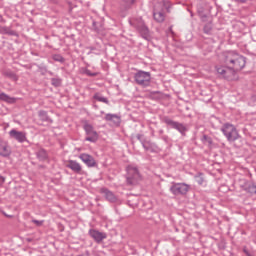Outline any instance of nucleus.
I'll list each match as a JSON object with an SVG mask.
<instances>
[{"label":"nucleus","mask_w":256,"mask_h":256,"mask_svg":"<svg viewBox=\"0 0 256 256\" xmlns=\"http://www.w3.org/2000/svg\"><path fill=\"white\" fill-rule=\"evenodd\" d=\"M170 6L169 0H162L154 5L153 17L157 23L165 21V9H169Z\"/></svg>","instance_id":"f03ea898"},{"label":"nucleus","mask_w":256,"mask_h":256,"mask_svg":"<svg viewBox=\"0 0 256 256\" xmlns=\"http://www.w3.org/2000/svg\"><path fill=\"white\" fill-rule=\"evenodd\" d=\"M134 27H136L143 39H149V28L145 25V22L140 21L138 25H134Z\"/></svg>","instance_id":"f8f14e48"},{"label":"nucleus","mask_w":256,"mask_h":256,"mask_svg":"<svg viewBox=\"0 0 256 256\" xmlns=\"http://www.w3.org/2000/svg\"><path fill=\"white\" fill-rule=\"evenodd\" d=\"M105 120L111 121L114 125H121V117L117 116L116 114H106Z\"/></svg>","instance_id":"f3484780"},{"label":"nucleus","mask_w":256,"mask_h":256,"mask_svg":"<svg viewBox=\"0 0 256 256\" xmlns=\"http://www.w3.org/2000/svg\"><path fill=\"white\" fill-rule=\"evenodd\" d=\"M49 73V75H53V72H48Z\"/></svg>","instance_id":"c9c22d12"},{"label":"nucleus","mask_w":256,"mask_h":256,"mask_svg":"<svg viewBox=\"0 0 256 256\" xmlns=\"http://www.w3.org/2000/svg\"><path fill=\"white\" fill-rule=\"evenodd\" d=\"M170 193L172 195H187L189 193V185L186 183H172L170 187Z\"/></svg>","instance_id":"6e6552de"},{"label":"nucleus","mask_w":256,"mask_h":256,"mask_svg":"<svg viewBox=\"0 0 256 256\" xmlns=\"http://www.w3.org/2000/svg\"><path fill=\"white\" fill-rule=\"evenodd\" d=\"M163 123L168 125V127H171V129H176L178 133H180L183 137H185V133H187V126L183 123H179L167 116L163 118Z\"/></svg>","instance_id":"39448f33"},{"label":"nucleus","mask_w":256,"mask_h":256,"mask_svg":"<svg viewBox=\"0 0 256 256\" xmlns=\"http://www.w3.org/2000/svg\"><path fill=\"white\" fill-rule=\"evenodd\" d=\"M10 139H15L18 143H25L27 141V133L22 131H17L16 129H12L9 131Z\"/></svg>","instance_id":"1a4fd4ad"},{"label":"nucleus","mask_w":256,"mask_h":256,"mask_svg":"<svg viewBox=\"0 0 256 256\" xmlns=\"http://www.w3.org/2000/svg\"><path fill=\"white\" fill-rule=\"evenodd\" d=\"M53 60L57 61L58 63H63V61H65V58H63V56L61 55H54Z\"/></svg>","instance_id":"c85d7f7f"},{"label":"nucleus","mask_w":256,"mask_h":256,"mask_svg":"<svg viewBox=\"0 0 256 256\" xmlns=\"http://www.w3.org/2000/svg\"><path fill=\"white\" fill-rule=\"evenodd\" d=\"M89 235L96 241V243H101L104 239H107V234L105 232H100L99 230L90 229Z\"/></svg>","instance_id":"9d476101"},{"label":"nucleus","mask_w":256,"mask_h":256,"mask_svg":"<svg viewBox=\"0 0 256 256\" xmlns=\"http://www.w3.org/2000/svg\"><path fill=\"white\" fill-rule=\"evenodd\" d=\"M85 75H88V77H97L99 75V73L97 72H91V70L89 69H86L84 71Z\"/></svg>","instance_id":"cd10ccee"},{"label":"nucleus","mask_w":256,"mask_h":256,"mask_svg":"<svg viewBox=\"0 0 256 256\" xmlns=\"http://www.w3.org/2000/svg\"><path fill=\"white\" fill-rule=\"evenodd\" d=\"M136 138L138 139V141H140V143H141L142 141H144V140H143V135H141V134H137Z\"/></svg>","instance_id":"7c9ffc66"},{"label":"nucleus","mask_w":256,"mask_h":256,"mask_svg":"<svg viewBox=\"0 0 256 256\" xmlns=\"http://www.w3.org/2000/svg\"><path fill=\"white\" fill-rule=\"evenodd\" d=\"M6 217H11V216H9V215H6Z\"/></svg>","instance_id":"58836bf2"},{"label":"nucleus","mask_w":256,"mask_h":256,"mask_svg":"<svg viewBox=\"0 0 256 256\" xmlns=\"http://www.w3.org/2000/svg\"><path fill=\"white\" fill-rule=\"evenodd\" d=\"M242 187H243L244 191H246V193H250V195H256V185L255 184L246 181Z\"/></svg>","instance_id":"dca6fc26"},{"label":"nucleus","mask_w":256,"mask_h":256,"mask_svg":"<svg viewBox=\"0 0 256 256\" xmlns=\"http://www.w3.org/2000/svg\"><path fill=\"white\" fill-rule=\"evenodd\" d=\"M1 31L3 33H9L11 35V32L7 31V28H5V27L1 28Z\"/></svg>","instance_id":"473e14b6"},{"label":"nucleus","mask_w":256,"mask_h":256,"mask_svg":"<svg viewBox=\"0 0 256 256\" xmlns=\"http://www.w3.org/2000/svg\"><path fill=\"white\" fill-rule=\"evenodd\" d=\"M135 5V0H122L121 6L125 9H131Z\"/></svg>","instance_id":"5701e85b"},{"label":"nucleus","mask_w":256,"mask_h":256,"mask_svg":"<svg viewBox=\"0 0 256 256\" xmlns=\"http://www.w3.org/2000/svg\"><path fill=\"white\" fill-rule=\"evenodd\" d=\"M6 217H11V216H9V215H6Z\"/></svg>","instance_id":"4c0bfd02"},{"label":"nucleus","mask_w":256,"mask_h":256,"mask_svg":"<svg viewBox=\"0 0 256 256\" xmlns=\"http://www.w3.org/2000/svg\"><path fill=\"white\" fill-rule=\"evenodd\" d=\"M83 128L86 133L85 141H89L90 143H97V141L99 140V134L97 133L95 128H93V125L86 123L84 124Z\"/></svg>","instance_id":"0eeeda50"},{"label":"nucleus","mask_w":256,"mask_h":256,"mask_svg":"<svg viewBox=\"0 0 256 256\" xmlns=\"http://www.w3.org/2000/svg\"><path fill=\"white\" fill-rule=\"evenodd\" d=\"M79 159H81V161H83L87 167H97V162L95 161V158L87 153L80 154Z\"/></svg>","instance_id":"9b49d317"},{"label":"nucleus","mask_w":256,"mask_h":256,"mask_svg":"<svg viewBox=\"0 0 256 256\" xmlns=\"http://www.w3.org/2000/svg\"><path fill=\"white\" fill-rule=\"evenodd\" d=\"M224 63L225 66H216L217 74L220 75L223 79L228 81H233L235 79V72L241 71L247 63L245 57L240 55L237 52L229 51L224 53Z\"/></svg>","instance_id":"f257e3e1"},{"label":"nucleus","mask_w":256,"mask_h":256,"mask_svg":"<svg viewBox=\"0 0 256 256\" xmlns=\"http://www.w3.org/2000/svg\"><path fill=\"white\" fill-rule=\"evenodd\" d=\"M94 99L96 101H99L100 103H106V104L109 103V100L105 96H102L101 94H95Z\"/></svg>","instance_id":"393cba45"},{"label":"nucleus","mask_w":256,"mask_h":256,"mask_svg":"<svg viewBox=\"0 0 256 256\" xmlns=\"http://www.w3.org/2000/svg\"><path fill=\"white\" fill-rule=\"evenodd\" d=\"M141 145L145 149V151H150V153H157L159 149L157 144L151 142L150 140H142Z\"/></svg>","instance_id":"ddd939ff"},{"label":"nucleus","mask_w":256,"mask_h":256,"mask_svg":"<svg viewBox=\"0 0 256 256\" xmlns=\"http://www.w3.org/2000/svg\"><path fill=\"white\" fill-rule=\"evenodd\" d=\"M66 167H68V169H71V171H73L74 173H81L82 170L81 164H79V162L75 160H69Z\"/></svg>","instance_id":"2eb2a0df"},{"label":"nucleus","mask_w":256,"mask_h":256,"mask_svg":"<svg viewBox=\"0 0 256 256\" xmlns=\"http://www.w3.org/2000/svg\"><path fill=\"white\" fill-rule=\"evenodd\" d=\"M127 175L126 181L128 185H137L139 179H141V174H139V169L134 165H129L126 168Z\"/></svg>","instance_id":"20e7f679"},{"label":"nucleus","mask_w":256,"mask_h":256,"mask_svg":"<svg viewBox=\"0 0 256 256\" xmlns=\"http://www.w3.org/2000/svg\"><path fill=\"white\" fill-rule=\"evenodd\" d=\"M221 131L223 133V135L226 137L227 141L233 142V141H237V139H239V131H237V128L230 123H225L222 127H221Z\"/></svg>","instance_id":"7ed1b4c3"},{"label":"nucleus","mask_w":256,"mask_h":256,"mask_svg":"<svg viewBox=\"0 0 256 256\" xmlns=\"http://www.w3.org/2000/svg\"><path fill=\"white\" fill-rule=\"evenodd\" d=\"M212 29L213 25L211 23H208L204 26V33H206V35H211Z\"/></svg>","instance_id":"a878e982"},{"label":"nucleus","mask_w":256,"mask_h":256,"mask_svg":"<svg viewBox=\"0 0 256 256\" xmlns=\"http://www.w3.org/2000/svg\"><path fill=\"white\" fill-rule=\"evenodd\" d=\"M207 9V4L205 3H200L197 5V13L201 19H205L207 15L205 14V10Z\"/></svg>","instance_id":"a211bd4d"},{"label":"nucleus","mask_w":256,"mask_h":256,"mask_svg":"<svg viewBox=\"0 0 256 256\" xmlns=\"http://www.w3.org/2000/svg\"><path fill=\"white\" fill-rule=\"evenodd\" d=\"M36 156L39 161H47V151L43 148L36 152Z\"/></svg>","instance_id":"aec40b11"},{"label":"nucleus","mask_w":256,"mask_h":256,"mask_svg":"<svg viewBox=\"0 0 256 256\" xmlns=\"http://www.w3.org/2000/svg\"><path fill=\"white\" fill-rule=\"evenodd\" d=\"M236 1L237 3H245L247 0H234Z\"/></svg>","instance_id":"72a5a7b5"},{"label":"nucleus","mask_w":256,"mask_h":256,"mask_svg":"<svg viewBox=\"0 0 256 256\" xmlns=\"http://www.w3.org/2000/svg\"><path fill=\"white\" fill-rule=\"evenodd\" d=\"M155 93H159V92H153L152 95H155Z\"/></svg>","instance_id":"e433bc0d"},{"label":"nucleus","mask_w":256,"mask_h":256,"mask_svg":"<svg viewBox=\"0 0 256 256\" xmlns=\"http://www.w3.org/2000/svg\"><path fill=\"white\" fill-rule=\"evenodd\" d=\"M134 79L138 85L148 87L151 83V73L140 70L135 74Z\"/></svg>","instance_id":"423d86ee"},{"label":"nucleus","mask_w":256,"mask_h":256,"mask_svg":"<svg viewBox=\"0 0 256 256\" xmlns=\"http://www.w3.org/2000/svg\"><path fill=\"white\" fill-rule=\"evenodd\" d=\"M11 155V147L7 141L0 139V156L1 157H9Z\"/></svg>","instance_id":"4468645a"},{"label":"nucleus","mask_w":256,"mask_h":256,"mask_svg":"<svg viewBox=\"0 0 256 256\" xmlns=\"http://www.w3.org/2000/svg\"><path fill=\"white\" fill-rule=\"evenodd\" d=\"M0 101H5L6 103H15L16 99L5 93H0Z\"/></svg>","instance_id":"412c9836"},{"label":"nucleus","mask_w":256,"mask_h":256,"mask_svg":"<svg viewBox=\"0 0 256 256\" xmlns=\"http://www.w3.org/2000/svg\"><path fill=\"white\" fill-rule=\"evenodd\" d=\"M32 223L37 227H41V225H43V220H32Z\"/></svg>","instance_id":"c756f323"},{"label":"nucleus","mask_w":256,"mask_h":256,"mask_svg":"<svg viewBox=\"0 0 256 256\" xmlns=\"http://www.w3.org/2000/svg\"><path fill=\"white\" fill-rule=\"evenodd\" d=\"M202 141H203V143H205V141H209V137L207 135H204L202 137Z\"/></svg>","instance_id":"2f4dec72"},{"label":"nucleus","mask_w":256,"mask_h":256,"mask_svg":"<svg viewBox=\"0 0 256 256\" xmlns=\"http://www.w3.org/2000/svg\"><path fill=\"white\" fill-rule=\"evenodd\" d=\"M61 83H63V80L61 78H51V85H53V87H61Z\"/></svg>","instance_id":"b1692460"},{"label":"nucleus","mask_w":256,"mask_h":256,"mask_svg":"<svg viewBox=\"0 0 256 256\" xmlns=\"http://www.w3.org/2000/svg\"><path fill=\"white\" fill-rule=\"evenodd\" d=\"M104 195H105L107 201H110L111 203H115V201H117L115 194H113V192H111L109 190H105Z\"/></svg>","instance_id":"4be33fe9"},{"label":"nucleus","mask_w":256,"mask_h":256,"mask_svg":"<svg viewBox=\"0 0 256 256\" xmlns=\"http://www.w3.org/2000/svg\"><path fill=\"white\" fill-rule=\"evenodd\" d=\"M196 182L198 185H203L205 183V178H203V174H198L195 176Z\"/></svg>","instance_id":"bb28decb"},{"label":"nucleus","mask_w":256,"mask_h":256,"mask_svg":"<svg viewBox=\"0 0 256 256\" xmlns=\"http://www.w3.org/2000/svg\"><path fill=\"white\" fill-rule=\"evenodd\" d=\"M38 117L40 121H44L46 123H53V120L49 117V115L47 114V111L40 110L38 112Z\"/></svg>","instance_id":"6ab92c4d"},{"label":"nucleus","mask_w":256,"mask_h":256,"mask_svg":"<svg viewBox=\"0 0 256 256\" xmlns=\"http://www.w3.org/2000/svg\"><path fill=\"white\" fill-rule=\"evenodd\" d=\"M190 12L191 17H193V12L191 10H188Z\"/></svg>","instance_id":"f704fd0d"}]
</instances>
